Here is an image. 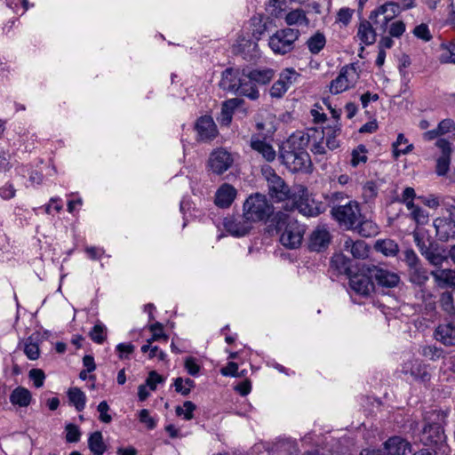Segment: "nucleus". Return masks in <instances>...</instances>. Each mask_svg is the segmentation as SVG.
<instances>
[{"label": "nucleus", "instance_id": "64", "mask_svg": "<svg viewBox=\"0 0 455 455\" xmlns=\"http://www.w3.org/2000/svg\"><path fill=\"white\" fill-rule=\"evenodd\" d=\"M284 4V0H268L267 5L269 8H272L271 14L278 16V14L283 11Z\"/></svg>", "mask_w": 455, "mask_h": 455}, {"label": "nucleus", "instance_id": "61", "mask_svg": "<svg viewBox=\"0 0 455 455\" xmlns=\"http://www.w3.org/2000/svg\"><path fill=\"white\" fill-rule=\"evenodd\" d=\"M16 189L11 183H6L0 188V196L4 200H9L15 196Z\"/></svg>", "mask_w": 455, "mask_h": 455}, {"label": "nucleus", "instance_id": "34", "mask_svg": "<svg viewBox=\"0 0 455 455\" xmlns=\"http://www.w3.org/2000/svg\"><path fill=\"white\" fill-rule=\"evenodd\" d=\"M432 276L440 285H455V271L444 268L437 269L431 272Z\"/></svg>", "mask_w": 455, "mask_h": 455}, {"label": "nucleus", "instance_id": "40", "mask_svg": "<svg viewBox=\"0 0 455 455\" xmlns=\"http://www.w3.org/2000/svg\"><path fill=\"white\" fill-rule=\"evenodd\" d=\"M408 140L403 133H399L396 140L392 144L393 156L397 159L401 155H406L411 152L413 148L412 144L407 145L404 148H401L400 146L407 143Z\"/></svg>", "mask_w": 455, "mask_h": 455}, {"label": "nucleus", "instance_id": "23", "mask_svg": "<svg viewBox=\"0 0 455 455\" xmlns=\"http://www.w3.org/2000/svg\"><path fill=\"white\" fill-rule=\"evenodd\" d=\"M435 338L445 346L455 345V325L440 324L435 331Z\"/></svg>", "mask_w": 455, "mask_h": 455}, {"label": "nucleus", "instance_id": "37", "mask_svg": "<svg viewBox=\"0 0 455 455\" xmlns=\"http://www.w3.org/2000/svg\"><path fill=\"white\" fill-rule=\"evenodd\" d=\"M326 44V38L323 33L319 31L310 36L307 41V45L312 54H317L323 49Z\"/></svg>", "mask_w": 455, "mask_h": 455}, {"label": "nucleus", "instance_id": "43", "mask_svg": "<svg viewBox=\"0 0 455 455\" xmlns=\"http://www.w3.org/2000/svg\"><path fill=\"white\" fill-rule=\"evenodd\" d=\"M366 152H367V149L364 145H359L356 148H355L352 151V159H351L352 166L355 167L360 163H365L367 161V156H365Z\"/></svg>", "mask_w": 455, "mask_h": 455}, {"label": "nucleus", "instance_id": "55", "mask_svg": "<svg viewBox=\"0 0 455 455\" xmlns=\"http://www.w3.org/2000/svg\"><path fill=\"white\" fill-rule=\"evenodd\" d=\"M109 410V406L106 401H102L99 403L97 407V411L100 413L99 419L103 423H110L112 421V417L108 413Z\"/></svg>", "mask_w": 455, "mask_h": 455}, {"label": "nucleus", "instance_id": "56", "mask_svg": "<svg viewBox=\"0 0 455 455\" xmlns=\"http://www.w3.org/2000/svg\"><path fill=\"white\" fill-rule=\"evenodd\" d=\"M184 367L188 373L191 376H196L201 370L200 365L196 363L194 357H187L185 359Z\"/></svg>", "mask_w": 455, "mask_h": 455}, {"label": "nucleus", "instance_id": "39", "mask_svg": "<svg viewBox=\"0 0 455 455\" xmlns=\"http://www.w3.org/2000/svg\"><path fill=\"white\" fill-rule=\"evenodd\" d=\"M173 385L175 387V391L184 396L188 395L191 392V389L196 387V383L193 379L189 378L183 379L180 377H178L174 379Z\"/></svg>", "mask_w": 455, "mask_h": 455}, {"label": "nucleus", "instance_id": "11", "mask_svg": "<svg viewBox=\"0 0 455 455\" xmlns=\"http://www.w3.org/2000/svg\"><path fill=\"white\" fill-rule=\"evenodd\" d=\"M349 286L355 293L363 297H368L374 291V283L371 275L363 270L362 272L349 275Z\"/></svg>", "mask_w": 455, "mask_h": 455}, {"label": "nucleus", "instance_id": "24", "mask_svg": "<svg viewBox=\"0 0 455 455\" xmlns=\"http://www.w3.org/2000/svg\"><path fill=\"white\" fill-rule=\"evenodd\" d=\"M341 128L340 124H334V125H328L324 127L320 132V139L323 140L324 136L326 137V147L334 150L339 147V141L337 140V136L340 134Z\"/></svg>", "mask_w": 455, "mask_h": 455}, {"label": "nucleus", "instance_id": "41", "mask_svg": "<svg viewBox=\"0 0 455 455\" xmlns=\"http://www.w3.org/2000/svg\"><path fill=\"white\" fill-rule=\"evenodd\" d=\"M106 331V327L101 323H98L93 326L89 336L95 343L102 344L107 338Z\"/></svg>", "mask_w": 455, "mask_h": 455}, {"label": "nucleus", "instance_id": "22", "mask_svg": "<svg viewBox=\"0 0 455 455\" xmlns=\"http://www.w3.org/2000/svg\"><path fill=\"white\" fill-rule=\"evenodd\" d=\"M250 76L247 73V69L243 68V77L239 84V88L235 91L236 95L245 96L251 100H256L259 98V93L258 88L255 86L251 79H249Z\"/></svg>", "mask_w": 455, "mask_h": 455}, {"label": "nucleus", "instance_id": "60", "mask_svg": "<svg viewBox=\"0 0 455 455\" xmlns=\"http://www.w3.org/2000/svg\"><path fill=\"white\" fill-rule=\"evenodd\" d=\"M139 418L140 422L146 424L148 428L154 429L156 426L155 419L150 417L149 411L147 409H142L140 411Z\"/></svg>", "mask_w": 455, "mask_h": 455}, {"label": "nucleus", "instance_id": "15", "mask_svg": "<svg viewBox=\"0 0 455 455\" xmlns=\"http://www.w3.org/2000/svg\"><path fill=\"white\" fill-rule=\"evenodd\" d=\"M233 158L231 155L220 148L213 151L209 158V166L211 170L216 174H222L232 164Z\"/></svg>", "mask_w": 455, "mask_h": 455}, {"label": "nucleus", "instance_id": "35", "mask_svg": "<svg viewBox=\"0 0 455 455\" xmlns=\"http://www.w3.org/2000/svg\"><path fill=\"white\" fill-rule=\"evenodd\" d=\"M69 403L73 404L77 411H82L86 403L85 394L78 387H70L68 390Z\"/></svg>", "mask_w": 455, "mask_h": 455}, {"label": "nucleus", "instance_id": "36", "mask_svg": "<svg viewBox=\"0 0 455 455\" xmlns=\"http://www.w3.org/2000/svg\"><path fill=\"white\" fill-rule=\"evenodd\" d=\"M409 281L418 286L424 285L428 280L427 271L420 265L408 269Z\"/></svg>", "mask_w": 455, "mask_h": 455}, {"label": "nucleus", "instance_id": "28", "mask_svg": "<svg viewBox=\"0 0 455 455\" xmlns=\"http://www.w3.org/2000/svg\"><path fill=\"white\" fill-rule=\"evenodd\" d=\"M31 400V392L28 388L23 387H16L10 395V402L13 405L27 407L30 404Z\"/></svg>", "mask_w": 455, "mask_h": 455}, {"label": "nucleus", "instance_id": "9", "mask_svg": "<svg viewBox=\"0 0 455 455\" xmlns=\"http://www.w3.org/2000/svg\"><path fill=\"white\" fill-rule=\"evenodd\" d=\"M411 444L401 436H392L379 450L368 451L366 455H412Z\"/></svg>", "mask_w": 455, "mask_h": 455}, {"label": "nucleus", "instance_id": "46", "mask_svg": "<svg viewBox=\"0 0 455 455\" xmlns=\"http://www.w3.org/2000/svg\"><path fill=\"white\" fill-rule=\"evenodd\" d=\"M402 260L405 262L408 269L420 265V260L412 249H406L403 251Z\"/></svg>", "mask_w": 455, "mask_h": 455}, {"label": "nucleus", "instance_id": "44", "mask_svg": "<svg viewBox=\"0 0 455 455\" xmlns=\"http://www.w3.org/2000/svg\"><path fill=\"white\" fill-rule=\"evenodd\" d=\"M408 210L411 211V218L418 224L423 225L428 221V213L425 210H423L421 207L414 204V207L408 208Z\"/></svg>", "mask_w": 455, "mask_h": 455}, {"label": "nucleus", "instance_id": "30", "mask_svg": "<svg viewBox=\"0 0 455 455\" xmlns=\"http://www.w3.org/2000/svg\"><path fill=\"white\" fill-rule=\"evenodd\" d=\"M344 249L356 259H363L368 253L366 243L361 240L355 242L351 238H347L344 242Z\"/></svg>", "mask_w": 455, "mask_h": 455}, {"label": "nucleus", "instance_id": "5", "mask_svg": "<svg viewBox=\"0 0 455 455\" xmlns=\"http://www.w3.org/2000/svg\"><path fill=\"white\" fill-rule=\"evenodd\" d=\"M332 218L347 230H352L362 217L360 205L356 201H349L344 205L333 206L331 210Z\"/></svg>", "mask_w": 455, "mask_h": 455}, {"label": "nucleus", "instance_id": "53", "mask_svg": "<svg viewBox=\"0 0 455 455\" xmlns=\"http://www.w3.org/2000/svg\"><path fill=\"white\" fill-rule=\"evenodd\" d=\"M451 156H440L436 162V173L439 176L447 174L450 169Z\"/></svg>", "mask_w": 455, "mask_h": 455}, {"label": "nucleus", "instance_id": "33", "mask_svg": "<svg viewBox=\"0 0 455 455\" xmlns=\"http://www.w3.org/2000/svg\"><path fill=\"white\" fill-rule=\"evenodd\" d=\"M374 248L377 251L381 252L387 257H395L399 252L398 244L392 239L378 240Z\"/></svg>", "mask_w": 455, "mask_h": 455}, {"label": "nucleus", "instance_id": "18", "mask_svg": "<svg viewBox=\"0 0 455 455\" xmlns=\"http://www.w3.org/2000/svg\"><path fill=\"white\" fill-rule=\"evenodd\" d=\"M196 130L200 140L204 141L212 140L218 134L217 126L210 116H201L196 124Z\"/></svg>", "mask_w": 455, "mask_h": 455}, {"label": "nucleus", "instance_id": "32", "mask_svg": "<svg viewBox=\"0 0 455 455\" xmlns=\"http://www.w3.org/2000/svg\"><path fill=\"white\" fill-rule=\"evenodd\" d=\"M88 447L93 455H103L107 451V445L103 441L102 433L95 431L88 438Z\"/></svg>", "mask_w": 455, "mask_h": 455}, {"label": "nucleus", "instance_id": "6", "mask_svg": "<svg viewBox=\"0 0 455 455\" xmlns=\"http://www.w3.org/2000/svg\"><path fill=\"white\" fill-rule=\"evenodd\" d=\"M414 242L421 255L435 267H441L447 260L444 249L430 237L424 239L418 233L413 234Z\"/></svg>", "mask_w": 455, "mask_h": 455}, {"label": "nucleus", "instance_id": "21", "mask_svg": "<svg viewBox=\"0 0 455 455\" xmlns=\"http://www.w3.org/2000/svg\"><path fill=\"white\" fill-rule=\"evenodd\" d=\"M236 196L235 188L228 183L220 187L215 195L214 203L220 208H228Z\"/></svg>", "mask_w": 455, "mask_h": 455}, {"label": "nucleus", "instance_id": "62", "mask_svg": "<svg viewBox=\"0 0 455 455\" xmlns=\"http://www.w3.org/2000/svg\"><path fill=\"white\" fill-rule=\"evenodd\" d=\"M437 127L441 135H443L455 130V123L452 119L447 118L442 120Z\"/></svg>", "mask_w": 455, "mask_h": 455}, {"label": "nucleus", "instance_id": "48", "mask_svg": "<svg viewBox=\"0 0 455 455\" xmlns=\"http://www.w3.org/2000/svg\"><path fill=\"white\" fill-rule=\"evenodd\" d=\"M299 76V74L297 73L293 68H287L281 73L279 80H283L284 84L290 88V86L296 82Z\"/></svg>", "mask_w": 455, "mask_h": 455}, {"label": "nucleus", "instance_id": "1", "mask_svg": "<svg viewBox=\"0 0 455 455\" xmlns=\"http://www.w3.org/2000/svg\"><path fill=\"white\" fill-rule=\"evenodd\" d=\"M274 214V206L261 193L250 195L243 204V215L226 219L224 226L235 236H243L252 228L253 223L267 222Z\"/></svg>", "mask_w": 455, "mask_h": 455}, {"label": "nucleus", "instance_id": "38", "mask_svg": "<svg viewBox=\"0 0 455 455\" xmlns=\"http://www.w3.org/2000/svg\"><path fill=\"white\" fill-rule=\"evenodd\" d=\"M440 304L443 311L451 315H455V289L452 291L443 292Z\"/></svg>", "mask_w": 455, "mask_h": 455}, {"label": "nucleus", "instance_id": "52", "mask_svg": "<svg viewBox=\"0 0 455 455\" xmlns=\"http://www.w3.org/2000/svg\"><path fill=\"white\" fill-rule=\"evenodd\" d=\"M288 89L289 88L284 84L283 80L278 79L273 84L270 89V95L273 98H282Z\"/></svg>", "mask_w": 455, "mask_h": 455}, {"label": "nucleus", "instance_id": "16", "mask_svg": "<svg viewBox=\"0 0 455 455\" xmlns=\"http://www.w3.org/2000/svg\"><path fill=\"white\" fill-rule=\"evenodd\" d=\"M401 371L405 375H411L413 379L419 380L423 383L430 380V373L427 371L426 365L419 359L405 362L402 365Z\"/></svg>", "mask_w": 455, "mask_h": 455}, {"label": "nucleus", "instance_id": "58", "mask_svg": "<svg viewBox=\"0 0 455 455\" xmlns=\"http://www.w3.org/2000/svg\"><path fill=\"white\" fill-rule=\"evenodd\" d=\"M164 381V379L158 374L156 371H151L146 379V385L151 390H156V385Z\"/></svg>", "mask_w": 455, "mask_h": 455}, {"label": "nucleus", "instance_id": "27", "mask_svg": "<svg viewBox=\"0 0 455 455\" xmlns=\"http://www.w3.org/2000/svg\"><path fill=\"white\" fill-rule=\"evenodd\" d=\"M245 69H247V73L250 76L249 79H251L256 87L259 84L264 85L268 84L274 76V71L271 68L252 69L245 68Z\"/></svg>", "mask_w": 455, "mask_h": 455}, {"label": "nucleus", "instance_id": "26", "mask_svg": "<svg viewBox=\"0 0 455 455\" xmlns=\"http://www.w3.org/2000/svg\"><path fill=\"white\" fill-rule=\"evenodd\" d=\"M251 148L262 156L267 162H273L275 159L276 153L273 147L265 140L258 138H251Z\"/></svg>", "mask_w": 455, "mask_h": 455}, {"label": "nucleus", "instance_id": "50", "mask_svg": "<svg viewBox=\"0 0 455 455\" xmlns=\"http://www.w3.org/2000/svg\"><path fill=\"white\" fill-rule=\"evenodd\" d=\"M354 13V10L350 8H341L337 13L336 21L339 22L341 26L347 27L348 26L352 16Z\"/></svg>", "mask_w": 455, "mask_h": 455}, {"label": "nucleus", "instance_id": "13", "mask_svg": "<svg viewBox=\"0 0 455 455\" xmlns=\"http://www.w3.org/2000/svg\"><path fill=\"white\" fill-rule=\"evenodd\" d=\"M355 68L353 66L343 67L339 76L331 82L330 92L339 94L349 89L355 83Z\"/></svg>", "mask_w": 455, "mask_h": 455}, {"label": "nucleus", "instance_id": "25", "mask_svg": "<svg viewBox=\"0 0 455 455\" xmlns=\"http://www.w3.org/2000/svg\"><path fill=\"white\" fill-rule=\"evenodd\" d=\"M309 12L310 11H305L301 8L292 10L285 15V22L288 26L310 27V21L307 16V13Z\"/></svg>", "mask_w": 455, "mask_h": 455}, {"label": "nucleus", "instance_id": "19", "mask_svg": "<svg viewBox=\"0 0 455 455\" xmlns=\"http://www.w3.org/2000/svg\"><path fill=\"white\" fill-rule=\"evenodd\" d=\"M403 10L399 4L395 2H387L375 10H373V17L382 15L383 19L377 21L380 24V28H387V23L392 20Z\"/></svg>", "mask_w": 455, "mask_h": 455}, {"label": "nucleus", "instance_id": "3", "mask_svg": "<svg viewBox=\"0 0 455 455\" xmlns=\"http://www.w3.org/2000/svg\"><path fill=\"white\" fill-rule=\"evenodd\" d=\"M272 222L276 232L280 234V242L283 246L295 249L301 244L306 231L305 226L299 224L291 214L277 212Z\"/></svg>", "mask_w": 455, "mask_h": 455}, {"label": "nucleus", "instance_id": "59", "mask_svg": "<svg viewBox=\"0 0 455 455\" xmlns=\"http://www.w3.org/2000/svg\"><path fill=\"white\" fill-rule=\"evenodd\" d=\"M415 196L416 194L414 188L407 187L403 192L401 202L405 204L407 208L414 207L413 199Z\"/></svg>", "mask_w": 455, "mask_h": 455}, {"label": "nucleus", "instance_id": "57", "mask_svg": "<svg viewBox=\"0 0 455 455\" xmlns=\"http://www.w3.org/2000/svg\"><path fill=\"white\" fill-rule=\"evenodd\" d=\"M358 38L365 44H371L376 41V30H358Z\"/></svg>", "mask_w": 455, "mask_h": 455}, {"label": "nucleus", "instance_id": "47", "mask_svg": "<svg viewBox=\"0 0 455 455\" xmlns=\"http://www.w3.org/2000/svg\"><path fill=\"white\" fill-rule=\"evenodd\" d=\"M29 379L33 381L36 387L39 388L44 386L45 374L41 369H31L28 372Z\"/></svg>", "mask_w": 455, "mask_h": 455}, {"label": "nucleus", "instance_id": "31", "mask_svg": "<svg viewBox=\"0 0 455 455\" xmlns=\"http://www.w3.org/2000/svg\"><path fill=\"white\" fill-rule=\"evenodd\" d=\"M314 200H312V204L309 203L308 199H300L297 203V207L300 213H302L305 216L314 217L318 216L324 211V206L322 203L317 204L315 205Z\"/></svg>", "mask_w": 455, "mask_h": 455}, {"label": "nucleus", "instance_id": "2", "mask_svg": "<svg viewBox=\"0 0 455 455\" xmlns=\"http://www.w3.org/2000/svg\"><path fill=\"white\" fill-rule=\"evenodd\" d=\"M310 137L308 133L298 132L280 147L279 157L291 172H307L310 170L312 162L307 151Z\"/></svg>", "mask_w": 455, "mask_h": 455}, {"label": "nucleus", "instance_id": "12", "mask_svg": "<svg viewBox=\"0 0 455 455\" xmlns=\"http://www.w3.org/2000/svg\"><path fill=\"white\" fill-rule=\"evenodd\" d=\"M268 195L272 199L282 202L290 197V188L285 181L272 172L267 178Z\"/></svg>", "mask_w": 455, "mask_h": 455}, {"label": "nucleus", "instance_id": "10", "mask_svg": "<svg viewBox=\"0 0 455 455\" xmlns=\"http://www.w3.org/2000/svg\"><path fill=\"white\" fill-rule=\"evenodd\" d=\"M265 30H256V34L250 31L241 34L237 38V52L243 55L245 60H252L259 55L257 40Z\"/></svg>", "mask_w": 455, "mask_h": 455}, {"label": "nucleus", "instance_id": "42", "mask_svg": "<svg viewBox=\"0 0 455 455\" xmlns=\"http://www.w3.org/2000/svg\"><path fill=\"white\" fill-rule=\"evenodd\" d=\"M196 406L191 401H186L183 403V408L180 406L176 407V414L178 416L184 415V419L187 420H190L194 418L193 411L196 410Z\"/></svg>", "mask_w": 455, "mask_h": 455}, {"label": "nucleus", "instance_id": "4", "mask_svg": "<svg viewBox=\"0 0 455 455\" xmlns=\"http://www.w3.org/2000/svg\"><path fill=\"white\" fill-rule=\"evenodd\" d=\"M444 418L445 414L437 411H433L425 417V426L419 436L424 445H443L445 441Z\"/></svg>", "mask_w": 455, "mask_h": 455}, {"label": "nucleus", "instance_id": "17", "mask_svg": "<svg viewBox=\"0 0 455 455\" xmlns=\"http://www.w3.org/2000/svg\"><path fill=\"white\" fill-rule=\"evenodd\" d=\"M243 68H228L221 74L220 87L224 91L235 93L243 77Z\"/></svg>", "mask_w": 455, "mask_h": 455}, {"label": "nucleus", "instance_id": "7", "mask_svg": "<svg viewBox=\"0 0 455 455\" xmlns=\"http://www.w3.org/2000/svg\"><path fill=\"white\" fill-rule=\"evenodd\" d=\"M299 36V30H275L269 37L268 45L274 52L285 54L294 47Z\"/></svg>", "mask_w": 455, "mask_h": 455}, {"label": "nucleus", "instance_id": "29", "mask_svg": "<svg viewBox=\"0 0 455 455\" xmlns=\"http://www.w3.org/2000/svg\"><path fill=\"white\" fill-rule=\"evenodd\" d=\"M353 229L363 237L374 236L379 233V227L372 220H367L363 214Z\"/></svg>", "mask_w": 455, "mask_h": 455}, {"label": "nucleus", "instance_id": "54", "mask_svg": "<svg viewBox=\"0 0 455 455\" xmlns=\"http://www.w3.org/2000/svg\"><path fill=\"white\" fill-rule=\"evenodd\" d=\"M24 353L29 360H36L40 355V349L36 343L29 341L25 344Z\"/></svg>", "mask_w": 455, "mask_h": 455}, {"label": "nucleus", "instance_id": "8", "mask_svg": "<svg viewBox=\"0 0 455 455\" xmlns=\"http://www.w3.org/2000/svg\"><path fill=\"white\" fill-rule=\"evenodd\" d=\"M363 270L371 275L373 283L375 282L382 288H395L397 287L401 282L398 274L374 264H364Z\"/></svg>", "mask_w": 455, "mask_h": 455}, {"label": "nucleus", "instance_id": "49", "mask_svg": "<svg viewBox=\"0 0 455 455\" xmlns=\"http://www.w3.org/2000/svg\"><path fill=\"white\" fill-rule=\"evenodd\" d=\"M66 441L68 443H76L80 440L81 432L77 426L69 423L66 426Z\"/></svg>", "mask_w": 455, "mask_h": 455}, {"label": "nucleus", "instance_id": "45", "mask_svg": "<svg viewBox=\"0 0 455 455\" xmlns=\"http://www.w3.org/2000/svg\"><path fill=\"white\" fill-rule=\"evenodd\" d=\"M331 264L335 267L339 273L348 274L349 260L343 255H335L331 258Z\"/></svg>", "mask_w": 455, "mask_h": 455}, {"label": "nucleus", "instance_id": "14", "mask_svg": "<svg viewBox=\"0 0 455 455\" xmlns=\"http://www.w3.org/2000/svg\"><path fill=\"white\" fill-rule=\"evenodd\" d=\"M331 235L323 226H318L312 231L308 241V249L311 251H323L329 246Z\"/></svg>", "mask_w": 455, "mask_h": 455}, {"label": "nucleus", "instance_id": "20", "mask_svg": "<svg viewBox=\"0 0 455 455\" xmlns=\"http://www.w3.org/2000/svg\"><path fill=\"white\" fill-rule=\"evenodd\" d=\"M436 237L442 242L455 238V224L448 218H437L434 221Z\"/></svg>", "mask_w": 455, "mask_h": 455}, {"label": "nucleus", "instance_id": "63", "mask_svg": "<svg viewBox=\"0 0 455 455\" xmlns=\"http://www.w3.org/2000/svg\"><path fill=\"white\" fill-rule=\"evenodd\" d=\"M135 347L131 343H120L116 346V351L119 352V358L124 359L127 356H124V354L130 355L133 353Z\"/></svg>", "mask_w": 455, "mask_h": 455}, {"label": "nucleus", "instance_id": "51", "mask_svg": "<svg viewBox=\"0 0 455 455\" xmlns=\"http://www.w3.org/2000/svg\"><path fill=\"white\" fill-rule=\"evenodd\" d=\"M446 52H443L438 60L442 64L455 63V43H451L448 47L445 48Z\"/></svg>", "mask_w": 455, "mask_h": 455}]
</instances>
